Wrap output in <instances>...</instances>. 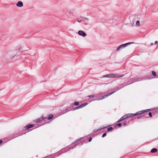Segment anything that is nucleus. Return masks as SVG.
I'll use <instances>...</instances> for the list:
<instances>
[{
	"label": "nucleus",
	"mask_w": 158,
	"mask_h": 158,
	"mask_svg": "<svg viewBox=\"0 0 158 158\" xmlns=\"http://www.w3.org/2000/svg\"><path fill=\"white\" fill-rule=\"evenodd\" d=\"M79 103L78 102H75L74 103V104L76 106H77L79 105Z\"/></svg>",
	"instance_id": "aec40b11"
},
{
	"label": "nucleus",
	"mask_w": 158,
	"mask_h": 158,
	"mask_svg": "<svg viewBox=\"0 0 158 158\" xmlns=\"http://www.w3.org/2000/svg\"><path fill=\"white\" fill-rule=\"evenodd\" d=\"M16 52L17 51L15 50L8 52L5 55V58L8 60H12L14 56L19 55L17 54Z\"/></svg>",
	"instance_id": "f257e3e1"
},
{
	"label": "nucleus",
	"mask_w": 158,
	"mask_h": 158,
	"mask_svg": "<svg viewBox=\"0 0 158 158\" xmlns=\"http://www.w3.org/2000/svg\"><path fill=\"white\" fill-rule=\"evenodd\" d=\"M126 115H127V118H129V117H133V116H134L135 115H135V114H126Z\"/></svg>",
	"instance_id": "9b49d317"
},
{
	"label": "nucleus",
	"mask_w": 158,
	"mask_h": 158,
	"mask_svg": "<svg viewBox=\"0 0 158 158\" xmlns=\"http://www.w3.org/2000/svg\"><path fill=\"white\" fill-rule=\"evenodd\" d=\"M122 118L123 119V120L125 119L126 118H127L126 114H125V115L123 116L122 117Z\"/></svg>",
	"instance_id": "4468645a"
},
{
	"label": "nucleus",
	"mask_w": 158,
	"mask_h": 158,
	"mask_svg": "<svg viewBox=\"0 0 158 158\" xmlns=\"http://www.w3.org/2000/svg\"><path fill=\"white\" fill-rule=\"evenodd\" d=\"M150 109L146 110H142L141 111H139L138 112H137L135 114V115H137L138 114H140L142 113H144L146 111V110H149Z\"/></svg>",
	"instance_id": "0eeeda50"
},
{
	"label": "nucleus",
	"mask_w": 158,
	"mask_h": 158,
	"mask_svg": "<svg viewBox=\"0 0 158 158\" xmlns=\"http://www.w3.org/2000/svg\"><path fill=\"white\" fill-rule=\"evenodd\" d=\"M79 108H77V107H76V108H75V109H73V110H76V109H78Z\"/></svg>",
	"instance_id": "2f4dec72"
},
{
	"label": "nucleus",
	"mask_w": 158,
	"mask_h": 158,
	"mask_svg": "<svg viewBox=\"0 0 158 158\" xmlns=\"http://www.w3.org/2000/svg\"><path fill=\"white\" fill-rule=\"evenodd\" d=\"M123 120L122 117L118 121V122H120Z\"/></svg>",
	"instance_id": "4be33fe9"
},
{
	"label": "nucleus",
	"mask_w": 158,
	"mask_h": 158,
	"mask_svg": "<svg viewBox=\"0 0 158 158\" xmlns=\"http://www.w3.org/2000/svg\"><path fill=\"white\" fill-rule=\"evenodd\" d=\"M102 94V93H100V94H99V95Z\"/></svg>",
	"instance_id": "c9c22d12"
},
{
	"label": "nucleus",
	"mask_w": 158,
	"mask_h": 158,
	"mask_svg": "<svg viewBox=\"0 0 158 158\" xmlns=\"http://www.w3.org/2000/svg\"><path fill=\"white\" fill-rule=\"evenodd\" d=\"M88 104L87 103H84V104H82V105H83V107H84V106H86Z\"/></svg>",
	"instance_id": "a878e982"
},
{
	"label": "nucleus",
	"mask_w": 158,
	"mask_h": 158,
	"mask_svg": "<svg viewBox=\"0 0 158 158\" xmlns=\"http://www.w3.org/2000/svg\"><path fill=\"white\" fill-rule=\"evenodd\" d=\"M82 107H83V105L82 104H81V105H80L79 106H78V107H77V108L80 109Z\"/></svg>",
	"instance_id": "6ab92c4d"
},
{
	"label": "nucleus",
	"mask_w": 158,
	"mask_h": 158,
	"mask_svg": "<svg viewBox=\"0 0 158 158\" xmlns=\"http://www.w3.org/2000/svg\"><path fill=\"white\" fill-rule=\"evenodd\" d=\"M115 92V91H114V92H112V93H109V94H107L106 95H105V96H103L101 98H98L97 99V100L98 101V100H102V99L105 98H106V97H107L110 96V95H111L112 94H113Z\"/></svg>",
	"instance_id": "39448f33"
},
{
	"label": "nucleus",
	"mask_w": 158,
	"mask_h": 158,
	"mask_svg": "<svg viewBox=\"0 0 158 158\" xmlns=\"http://www.w3.org/2000/svg\"><path fill=\"white\" fill-rule=\"evenodd\" d=\"M152 75L153 76H156V72H155L152 71Z\"/></svg>",
	"instance_id": "a211bd4d"
},
{
	"label": "nucleus",
	"mask_w": 158,
	"mask_h": 158,
	"mask_svg": "<svg viewBox=\"0 0 158 158\" xmlns=\"http://www.w3.org/2000/svg\"><path fill=\"white\" fill-rule=\"evenodd\" d=\"M87 97H89V98L93 97H94V95H89Z\"/></svg>",
	"instance_id": "b1692460"
},
{
	"label": "nucleus",
	"mask_w": 158,
	"mask_h": 158,
	"mask_svg": "<svg viewBox=\"0 0 158 158\" xmlns=\"http://www.w3.org/2000/svg\"><path fill=\"white\" fill-rule=\"evenodd\" d=\"M106 135V133H104L102 135V137H105Z\"/></svg>",
	"instance_id": "5701e85b"
},
{
	"label": "nucleus",
	"mask_w": 158,
	"mask_h": 158,
	"mask_svg": "<svg viewBox=\"0 0 158 158\" xmlns=\"http://www.w3.org/2000/svg\"><path fill=\"white\" fill-rule=\"evenodd\" d=\"M16 6L19 7H21L23 6V3L21 1H19L17 3Z\"/></svg>",
	"instance_id": "1a4fd4ad"
},
{
	"label": "nucleus",
	"mask_w": 158,
	"mask_h": 158,
	"mask_svg": "<svg viewBox=\"0 0 158 158\" xmlns=\"http://www.w3.org/2000/svg\"><path fill=\"white\" fill-rule=\"evenodd\" d=\"M76 146H75L71 148L70 147L69 148L68 147H66L62 149L61 151H60L58 153H56L55 154L56 155V156H59L61 153L62 152H66L68 151H69L70 149H73Z\"/></svg>",
	"instance_id": "7ed1b4c3"
},
{
	"label": "nucleus",
	"mask_w": 158,
	"mask_h": 158,
	"mask_svg": "<svg viewBox=\"0 0 158 158\" xmlns=\"http://www.w3.org/2000/svg\"><path fill=\"white\" fill-rule=\"evenodd\" d=\"M92 138H90L89 139V142H90V141H91L92 140Z\"/></svg>",
	"instance_id": "c85d7f7f"
},
{
	"label": "nucleus",
	"mask_w": 158,
	"mask_h": 158,
	"mask_svg": "<svg viewBox=\"0 0 158 158\" xmlns=\"http://www.w3.org/2000/svg\"><path fill=\"white\" fill-rule=\"evenodd\" d=\"M33 126L34 125L32 124H30L28 125H27L25 127L26 128V129L27 130H28L29 128L33 127Z\"/></svg>",
	"instance_id": "9d476101"
},
{
	"label": "nucleus",
	"mask_w": 158,
	"mask_h": 158,
	"mask_svg": "<svg viewBox=\"0 0 158 158\" xmlns=\"http://www.w3.org/2000/svg\"><path fill=\"white\" fill-rule=\"evenodd\" d=\"M140 118V117H139V116H138V118Z\"/></svg>",
	"instance_id": "e433bc0d"
},
{
	"label": "nucleus",
	"mask_w": 158,
	"mask_h": 158,
	"mask_svg": "<svg viewBox=\"0 0 158 158\" xmlns=\"http://www.w3.org/2000/svg\"><path fill=\"white\" fill-rule=\"evenodd\" d=\"M113 129V128L112 127H110L108 128L107 131H110L112 130Z\"/></svg>",
	"instance_id": "dca6fc26"
},
{
	"label": "nucleus",
	"mask_w": 158,
	"mask_h": 158,
	"mask_svg": "<svg viewBox=\"0 0 158 158\" xmlns=\"http://www.w3.org/2000/svg\"><path fill=\"white\" fill-rule=\"evenodd\" d=\"M158 43V41H156L155 42V44H157Z\"/></svg>",
	"instance_id": "c756f323"
},
{
	"label": "nucleus",
	"mask_w": 158,
	"mask_h": 158,
	"mask_svg": "<svg viewBox=\"0 0 158 158\" xmlns=\"http://www.w3.org/2000/svg\"><path fill=\"white\" fill-rule=\"evenodd\" d=\"M124 75H119L117 73H109L105 75H103L102 77H108L109 78H119L122 77Z\"/></svg>",
	"instance_id": "f03ea898"
},
{
	"label": "nucleus",
	"mask_w": 158,
	"mask_h": 158,
	"mask_svg": "<svg viewBox=\"0 0 158 158\" xmlns=\"http://www.w3.org/2000/svg\"><path fill=\"white\" fill-rule=\"evenodd\" d=\"M132 80L133 82L139 80H137L136 78H132Z\"/></svg>",
	"instance_id": "f3484780"
},
{
	"label": "nucleus",
	"mask_w": 158,
	"mask_h": 158,
	"mask_svg": "<svg viewBox=\"0 0 158 158\" xmlns=\"http://www.w3.org/2000/svg\"><path fill=\"white\" fill-rule=\"evenodd\" d=\"M80 140V139H77L76 140V142H77L78 141H79Z\"/></svg>",
	"instance_id": "7c9ffc66"
},
{
	"label": "nucleus",
	"mask_w": 158,
	"mask_h": 158,
	"mask_svg": "<svg viewBox=\"0 0 158 158\" xmlns=\"http://www.w3.org/2000/svg\"><path fill=\"white\" fill-rule=\"evenodd\" d=\"M78 22H81V21H77Z\"/></svg>",
	"instance_id": "f704fd0d"
},
{
	"label": "nucleus",
	"mask_w": 158,
	"mask_h": 158,
	"mask_svg": "<svg viewBox=\"0 0 158 158\" xmlns=\"http://www.w3.org/2000/svg\"><path fill=\"white\" fill-rule=\"evenodd\" d=\"M106 128V127H104V128H101V129H99V130H97L95 131V132L98 131H99L100 130H101V129H104V128Z\"/></svg>",
	"instance_id": "cd10ccee"
},
{
	"label": "nucleus",
	"mask_w": 158,
	"mask_h": 158,
	"mask_svg": "<svg viewBox=\"0 0 158 158\" xmlns=\"http://www.w3.org/2000/svg\"><path fill=\"white\" fill-rule=\"evenodd\" d=\"M2 142V141L1 140H0V144H1Z\"/></svg>",
	"instance_id": "473e14b6"
},
{
	"label": "nucleus",
	"mask_w": 158,
	"mask_h": 158,
	"mask_svg": "<svg viewBox=\"0 0 158 158\" xmlns=\"http://www.w3.org/2000/svg\"><path fill=\"white\" fill-rule=\"evenodd\" d=\"M140 23L139 21L138 20L136 22V25L137 26H139V25Z\"/></svg>",
	"instance_id": "2eb2a0df"
},
{
	"label": "nucleus",
	"mask_w": 158,
	"mask_h": 158,
	"mask_svg": "<svg viewBox=\"0 0 158 158\" xmlns=\"http://www.w3.org/2000/svg\"><path fill=\"white\" fill-rule=\"evenodd\" d=\"M151 45H153V43H151Z\"/></svg>",
	"instance_id": "72a5a7b5"
},
{
	"label": "nucleus",
	"mask_w": 158,
	"mask_h": 158,
	"mask_svg": "<svg viewBox=\"0 0 158 158\" xmlns=\"http://www.w3.org/2000/svg\"><path fill=\"white\" fill-rule=\"evenodd\" d=\"M46 118H43V117H42L41 118H38L35 120L34 121L36 123H38L39 122H40V121L42 120L43 119H45Z\"/></svg>",
	"instance_id": "6e6552de"
},
{
	"label": "nucleus",
	"mask_w": 158,
	"mask_h": 158,
	"mask_svg": "<svg viewBox=\"0 0 158 158\" xmlns=\"http://www.w3.org/2000/svg\"><path fill=\"white\" fill-rule=\"evenodd\" d=\"M157 151V150L156 148H153L151 150V152L152 153H154L156 152Z\"/></svg>",
	"instance_id": "f8f14e48"
},
{
	"label": "nucleus",
	"mask_w": 158,
	"mask_h": 158,
	"mask_svg": "<svg viewBox=\"0 0 158 158\" xmlns=\"http://www.w3.org/2000/svg\"><path fill=\"white\" fill-rule=\"evenodd\" d=\"M78 34L81 36L85 37L86 35V34L82 31H79L78 32Z\"/></svg>",
	"instance_id": "423d86ee"
},
{
	"label": "nucleus",
	"mask_w": 158,
	"mask_h": 158,
	"mask_svg": "<svg viewBox=\"0 0 158 158\" xmlns=\"http://www.w3.org/2000/svg\"><path fill=\"white\" fill-rule=\"evenodd\" d=\"M148 114L149 115L150 117H152V114L151 112H149Z\"/></svg>",
	"instance_id": "bb28decb"
},
{
	"label": "nucleus",
	"mask_w": 158,
	"mask_h": 158,
	"mask_svg": "<svg viewBox=\"0 0 158 158\" xmlns=\"http://www.w3.org/2000/svg\"><path fill=\"white\" fill-rule=\"evenodd\" d=\"M117 125L119 127H120L122 126V124L121 123H119L117 124Z\"/></svg>",
	"instance_id": "412c9836"
},
{
	"label": "nucleus",
	"mask_w": 158,
	"mask_h": 158,
	"mask_svg": "<svg viewBox=\"0 0 158 158\" xmlns=\"http://www.w3.org/2000/svg\"><path fill=\"white\" fill-rule=\"evenodd\" d=\"M88 104L87 103H84V104H82V105H83V107H84V106H86Z\"/></svg>",
	"instance_id": "393cba45"
},
{
	"label": "nucleus",
	"mask_w": 158,
	"mask_h": 158,
	"mask_svg": "<svg viewBox=\"0 0 158 158\" xmlns=\"http://www.w3.org/2000/svg\"><path fill=\"white\" fill-rule=\"evenodd\" d=\"M53 117V116L52 114L50 115L48 117V119L50 120Z\"/></svg>",
	"instance_id": "ddd939ff"
},
{
	"label": "nucleus",
	"mask_w": 158,
	"mask_h": 158,
	"mask_svg": "<svg viewBox=\"0 0 158 158\" xmlns=\"http://www.w3.org/2000/svg\"><path fill=\"white\" fill-rule=\"evenodd\" d=\"M134 43L133 42H129L127 43H126L125 44H123L119 46L117 49L116 51H118L120 49H122L124 47H126L127 45L130 44H133Z\"/></svg>",
	"instance_id": "20e7f679"
}]
</instances>
